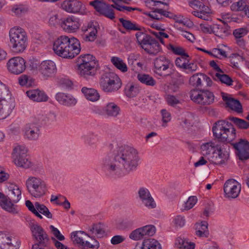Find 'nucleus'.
Wrapping results in <instances>:
<instances>
[{"instance_id": "obj_34", "label": "nucleus", "mask_w": 249, "mask_h": 249, "mask_svg": "<svg viewBox=\"0 0 249 249\" xmlns=\"http://www.w3.org/2000/svg\"><path fill=\"white\" fill-rule=\"evenodd\" d=\"M144 48L147 53L150 54L156 55L161 51V48L159 43L155 38H153L147 47Z\"/></svg>"}, {"instance_id": "obj_43", "label": "nucleus", "mask_w": 249, "mask_h": 249, "mask_svg": "<svg viewBox=\"0 0 249 249\" xmlns=\"http://www.w3.org/2000/svg\"><path fill=\"white\" fill-rule=\"evenodd\" d=\"M228 119L240 129H246L249 127V123L243 119L233 116H230Z\"/></svg>"}, {"instance_id": "obj_20", "label": "nucleus", "mask_w": 249, "mask_h": 249, "mask_svg": "<svg viewBox=\"0 0 249 249\" xmlns=\"http://www.w3.org/2000/svg\"><path fill=\"white\" fill-rule=\"evenodd\" d=\"M55 99L61 105L67 107L74 106L77 99L71 94L59 92L55 95Z\"/></svg>"}, {"instance_id": "obj_5", "label": "nucleus", "mask_w": 249, "mask_h": 249, "mask_svg": "<svg viewBox=\"0 0 249 249\" xmlns=\"http://www.w3.org/2000/svg\"><path fill=\"white\" fill-rule=\"evenodd\" d=\"M9 46L16 53H22L28 45V36L25 31L21 28H12L9 33Z\"/></svg>"}, {"instance_id": "obj_4", "label": "nucleus", "mask_w": 249, "mask_h": 249, "mask_svg": "<svg viewBox=\"0 0 249 249\" xmlns=\"http://www.w3.org/2000/svg\"><path fill=\"white\" fill-rule=\"evenodd\" d=\"M89 5L93 7L96 11L98 12L100 15L111 20L114 19L115 18L113 8H115L119 11L124 12L126 11L128 12L135 10H139L137 8L121 5L117 2L113 4H108L105 2L103 0H94L90 1Z\"/></svg>"}, {"instance_id": "obj_61", "label": "nucleus", "mask_w": 249, "mask_h": 249, "mask_svg": "<svg viewBox=\"0 0 249 249\" xmlns=\"http://www.w3.org/2000/svg\"><path fill=\"white\" fill-rule=\"evenodd\" d=\"M50 229L51 230L52 233L53 235L59 241H63L65 239V237L61 234L59 231L53 225L50 226Z\"/></svg>"}, {"instance_id": "obj_45", "label": "nucleus", "mask_w": 249, "mask_h": 249, "mask_svg": "<svg viewBox=\"0 0 249 249\" xmlns=\"http://www.w3.org/2000/svg\"><path fill=\"white\" fill-rule=\"evenodd\" d=\"M35 206L39 213H41L48 218H52V214L45 205L36 202H35Z\"/></svg>"}, {"instance_id": "obj_21", "label": "nucleus", "mask_w": 249, "mask_h": 249, "mask_svg": "<svg viewBox=\"0 0 249 249\" xmlns=\"http://www.w3.org/2000/svg\"><path fill=\"white\" fill-rule=\"evenodd\" d=\"M15 202L6 196L2 193L0 192V206L4 210L8 212L16 214L18 213V206L15 204Z\"/></svg>"}, {"instance_id": "obj_33", "label": "nucleus", "mask_w": 249, "mask_h": 249, "mask_svg": "<svg viewBox=\"0 0 249 249\" xmlns=\"http://www.w3.org/2000/svg\"><path fill=\"white\" fill-rule=\"evenodd\" d=\"M137 78L141 83L148 86L153 87L156 84V81L148 74L138 73Z\"/></svg>"}, {"instance_id": "obj_50", "label": "nucleus", "mask_w": 249, "mask_h": 249, "mask_svg": "<svg viewBox=\"0 0 249 249\" xmlns=\"http://www.w3.org/2000/svg\"><path fill=\"white\" fill-rule=\"evenodd\" d=\"M140 228L142 230L144 237L145 236H153L156 232V228L153 225H146Z\"/></svg>"}, {"instance_id": "obj_23", "label": "nucleus", "mask_w": 249, "mask_h": 249, "mask_svg": "<svg viewBox=\"0 0 249 249\" xmlns=\"http://www.w3.org/2000/svg\"><path fill=\"white\" fill-rule=\"evenodd\" d=\"M56 70L54 63L51 60L42 61L39 66V71L44 76L50 77Z\"/></svg>"}, {"instance_id": "obj_37", "label": "nucleus", "mask_w": 249, "mask_h": 249, "mask_svg": "<svg viewBox=\"0 0 249 249\" xmlns=\"http://www.w3.org/2000/svg\"><path fill=\"white\" fill-rule=\"evenodd\" d=\"M119 21L124 28L127 31H141L142 29L141 26L136 23H133L130 20L120 18H119Z\"/></svg>"}, {"instance_id": "obj_52", "label": "nucleus", "mask_w": 249, "mask_h": 249, "mask_svg": "<svg viewBox=\"0 0 249 249\" xmlns=\"http://www.w3.org/2000/svg\"><path fill=\"white\" fill-rule=\"evenodd\" d=\"M247 28H240L235 29L233 31V35L235 39L243 38L248 33Z\"/></svg>"}, {"instance_id": "obj_48", "label": "nucleus", "mask_w": 249, "mask_h": 249, "mask_svg": "<svg viewBox=\"0 0 249 249\" xmlns=\"http://www.w3.org/2000/svg\"><path fill=\"white\" fill-rule=\"evenodd\" d=\"M90 231L99 237L103 236L105 233L103 225L101 223L93 224V226L90 228Z\"/></svg>"}, {"instance_id": "obj_64", "label": "nucleus", "mask_w": 249, "mask_h": 249, "mask_svg": "<svg viewBox=\"0 0 249 249\" xmlns=\"http://www.w3.org/2000/svg\"><path fill=\"white\" fill-rule=\"evenodd\" d=\"M185 223V219L183 216L178 215L174 219V224L177 228H181L183 227Z\"/></svg>"}, {"instance_id": "obj_13", "label": "nucleus", "mask_w": 249, "mask_h": 249, "mask_svg": "<svg viewBox=\"0 0 249 249\" xmlns=\"http://www.w3.org/2000/svg\"><path fill=\"white\" fill-rule=\"evenodd\" d=\"M8 71L14 74H19L26 69V61L21 57H14L10 59L7 63Z\"/></svg>"}, {"instance_id": "obj_30", "label": "nucleus", "mask_w": 249, "mask_h": 249, "mask_svg": "<svg viewBox=\"0 0 249 249\" xmlns=\"http://www.w3.org/2000/svg\"><path fill=\"white\" fill-rule=\"evenodd\" d=\"M208 224L206 221H202L195 224L196 234L199 237H207L209 234L208 230Z\"/></svg>"}, {"instance_id": "obj_56", "label": "nucleus", "mask_w": 249, "mask_h": 249, "mask_svg": "<svg viewBox=\"0 0 249 249\" xmlns=\"http://www.w3.org/2000/svg\"><path fill=\"white\" fill-rule=\"evenodd\" d=\"M197 201L196 196H191L186 202L184 206V210H189L192 208Z\"/></svg>"}, {"instance_id": "obj_51", "label": "nucleus", "mask_w": 249, "mask_h": 249, "mask_svg": "<svg viewBox=\"0 0 249 249\" xmlns=\"http://www.w3.org/2000/svg\"><path fill=\"white\" fill-rule=\"evenodd\" d=\"M125 95L128 97H135L137 94L138 90L132 84H128L126 86L124 89Z\"/></svg>"}, {"instance_id": "obj_28", "label": "nucleus", "mask_w": 249, "mask_h": 249, "mask_svg": "<svg viewBox=\"0 0 249 249\" xmlns=\"http://www.w3.org/2000/svg\"><path fill=\"white\" fill-rule=\"evenodd\" d=\"M8 196L11 200L15 203L18 202L21 197V192L18 186L11 184L8 187Z\"/></svg>"}, {"instance_id": "obj_38", "label": "nucleus", "mask_w": 249, "mask_h": 249, "mask_svg": "<svg viewBox=\"0 0 249 249\" xmlns=\"http://www.w3.org/2000/svg\"><path fill=\"white\" fill-rule=\"evenodd\" d=\"M217 143L213 142H209L203 143L201 146V152L203 156H207L211 153L213 154V150H215Z\"/></svg>"}, {"instance_id": "obj_25", "label": "nucleus", "mask_w": 249, "mask_h": 249, "mask_svg": "<svg viewBox=\"0 0 249 249\" xmlns=\"http://www.w3.org/2000/svg\"><path fill=\"white\" fill-rule=\"evenodd\" d=\"M19 244L17 242V245H14L12 239L8 234L0 232V248L1 249H18Z\"/></svg>"}, {"instance_id": "obj_29", "label": "nucleus", "mask_w": 249, "mask_h": 249, "mask_svg": "<svg viewBox=\"0 0 249 249\" xmlns=\"http://www.w3.org/2000/svg\"><path fill=\"white\" fill-rule=\"evenodd\" d=\"M81 91L86 98L89 101L95 102L100 98L99 93L94 89L84 87L82 88Z\"/></svg>"}, {"instance_id": "obj_24", "label": "nucleus", "mask_w": 249, "mask_h": 249, "mask_svg": "<svg viewBox=\"0 0 249 249\" xmlns=\"http://www.w3.org/2000/svg\"><path fill=\"white\" fill-rule=\"evenodd\" d=\"M222 97L227 107L237 113L243 112L242 106L239 101L227 96L226 94L223 92H222Z\"/></svg>"}, {"instance_id": "obj_2", "label": "nucleus", "mask_w": 249, "mask_h": 249, "mask_svg": "<svg viewBox=\"0 0 249 249\" xmlns=\"http://www.w3.org/2000/svg\"><path fill=\"white\" fill-rule=\"evenodd\" d=\"M213 136L219 143L213 150L212 162L215 164L224 163L229 158L230 147L229 143L236 137V130L228 121L220 120L214 123L212 127Z\"/></svg>"}, {"instance_id": "obj_40", "label": "nucleus", "mask_w": 249, "mask_h": 249, "mask_svg": "<svg viewBox=\"0 0 249 249\" xmlns=\"http://www.w3.org/2000/svg\"><path fill=\"white\" fill-rule=\"evenodd\" d=\"M111 62L118 70L123 72L127 71V67L124 61L120 57L114 56L111 59Z\"/></svg>"}, {"instance_id": "obj_22", "label": "nucleus", "mask_w": 249, "mask_h": 249, "mask_svg": "<svg viewBox=\"0 0 249 249\" xmlns=\"http://www.w3.org/2000/svg\"><path fill=\"white\" fill-rule=\"evenodd\" d=\"M78 67H83L88 66L89 68L92 66H98V61L95 60V57L90 54L81 55L77 59Z\"/></svg>"}, {"instance_id": "obj_44", "label": "nucleus", "mask_w": 249, "mask_h": 249, "mask_svg": "<svg viewBox=\"0 0 249 249\" xmlns=\"http://www.w3.org/2000/svg\"><path fill=\"white\" fill-rule=\"evenodd\" d=\"M85 233L82 231H76L71 233V238L73 243L78 244L80 246L84 245V240L82 235H85Z\"/></svg>"}, {"instance_id": "obj_14", "label": "nucleus", "mask_w": 249, "mask_h": 249, "mask_svg": "<svg viewBox=\"0 0 249 249\" xmlns=\"http://www.w3.org/2000/svg\"><path fill=\"white\" fill-rule=\"evenodd\" d=\"M81 26L80 18L74 16L62 18L60 22L61 27L66 32H76Z\"/></svg>"}, {"instance_id": "obj_49", "label": "nucleus", "mask_w": 249, "mask_h": 249, "mask_svg": "<svg viewBox=\"0 0 249 249\" xmlns=\"http://www.w3.org/2000/svg\"><path fill=\"white\" fill-rule=\"evenodd\" d=\"M167 48L168 50L172 51L175 54L188 56L187 53L184 52V49L181 47L174 46L173 45L169 44L167 46Z\"/></svg>"}, {"instance_id": "obj_15", "label": "nucleus", "mask_w": 249, "mask_h": 249, "mask_svg": "<svg viewBox=\"0 0 249 249\" xmlns=\"http://www.w3.org/2000/svg\"><path fill=\"white\" fill-rule=\"evenodd\" d=\"M241 191V186L234 179H230L226 181L224 185L225 196L229 198H236Z\"/></svg>"}, {"instance_id": "obj_59", "label": "nucleus", "mask_w": 249, "mask_h": 249, "mask_svg": "<svg viewBox=\"0 0 249 249\" xmlns=\"http://www.w3.org/2000/svg\"><path fill=\"white\" fill-rule=\"evenodd\" d=\"M189 56H181L180 57H178L176 59L175 64L179 68L184 69L186 68V60L187 58Z\"/></svg>"}, {"instance_id": "obj_62", "label": "nucleus", "mask_w": 249, "mask_h": 249, "mask_svg": "<svg viewBox=\"0 0 249 249\" xmlns=\"http://www.w3.org/2000/svg\"><path fill=\"white\" fill-rule=\"evenodd\" d=\"M166 101L168 104L171 106L174 107L179 103V101L175 96L167 94L166 96Z\"/></svg>"}, {"instance_id": "obj_35", "label": "nucleus", "mask_w": 249, "mask_h": 249, "mask_svg": "<svg viewBox=\"0 0 249 249\" xmlns=\"http://www.w3.org/2000/svg\"><path fill=\"white\" fill-rule=\"evenodd\" d=\"M106 114L109 117H116L120 113V107L114 103H109L105 107Z\"/></svg>"}, {"instance_id": "obj_27", "label": "nucleus", "mask_w": 249, "mask_h": 249, "mask_svg": "<svg viewBox=\"0 0 249 249\" xmlns=\"http://www.w3.org/2000/svg\"><path fill=\"white\" fill-rule=\"evenodd\" d=\"M98 68V66H92L90 68L88 66L78 67V73L81 77L89 79L95 75Z\"/></svg>"}, {"instance_id": "obj_12", "label": "nucleus", "mask_w": 249, "mask_h": 249, "mask_svg": "<svg viewBox=\"0 0 249 249\" xmlns=\"http://www.w3.org/2000/svg\"><path fill=\"white\" fill-rule=\"evenodd\" d=\"M27 149L23 146H17L14 149L13 158L15 164L19 167L28 168L31 162L27 158Z\"/></svg>"}, {"instance_id": "obj_53", "label": "nucleus", "mask_w": 249, "mask_h": 249, "mask_svg": "<svg viewBox=\"0 0 249 249\" xmlns=\"http://www.w3.org/2000/svg\"><path fill=\"white\" fill-rule=\"evenodd\" d=\"M129 238L134 240H139L144 238L141 229L138 228L132 231L129 234Z\"/></svg>"}, {"instance_id": "obj_54", "label": "nucleus", "mask_w": 249, "mask_h": 249, "mask_svg": "<svg viewBox=\"0 0 249 249\" xmlns=\"http://www.w3.org/2000/svg\"><path fill=\"white\" fill-rule=\"evenodd\" d=\"M165 90L168 94L178 92L179 90V84L176 82L170 83L167 86Z\"/></svg>"}, {"instance_id": "obj_41", "label": "nucleus", "mask_w": 249, "mask_h": 249, "mask_svg": "<svg viewBox=\"0 0 249 249\" xmlns=\"http://www.w3.org/2000/svg\"><path fill=\"white\" fill-rule=\"evenodd\" d=\"M161 247L158 241L154 239H145L143 241V249H161Z\"/></svg>"}, {"instance_id": "obj_9", "label": "nucleus", "mask_w": 249, "mask_h": 249, "mask_svg": "<svg viewBox=\"0 0 249 249\" xmlns=\"http://www.w3.org/2000/svg\"><path fill=\"white\" fill-rule=\"evenodd\" d=\"M190 97L195 103L201 106L211 105L215 101L214 93L208 89L192 90Z\"/></svg>"}, {"instance_id": "obj_63", "label": "nucleus", "mask_w": 249, "mask_h": 249, "mask_svg": "<svg viewBox=\"0 0 249 249\" xmlns=\"http://www.w3.org/2000/svg\"><path fill=\"white\" fill-rule=\"evenodd\" d=\"M83 246L86 249H98L99 247V243L96 240L92 241L91 243L88 241H86L84 242Z\"/></svg>"}, {"instance_id": "obj_10", "label": "nucleus", "mask_w": 249, "mask_h": 249, "mask_svg": "<svg viewBox=\"0 0 249 249\" xmlns=\"http://www.w3.org/2000/svg\"><path fill=\"white\" fill-rule=\"evenodd\" d=\"M26 186L30 194L35 197L43 196L47 191L45 182L40 178L29 177L26 181Z\"/></svg>"}, {"instance_id": "obj_55", "label": "nucleus", "mask_w": 249, "mask_h": 249, "mask_svg": "<svg viewBox=\"0 0 249 249\" xmlns=\"http://www.w3.org/2000/svg\"><path fill=\"white\" fill-rule=\"evenodd\" d=\"M25 205L28 208V210L37 217L40 219H42L43 218L42 216L38 212L36 208L35 204L34 205L31 201L26 200L25 201Z\"/></svg>"}, {"instance_id": "obj_39", "label": "nucleus", "mask_w": 249, "mask_h": 249, "mask_svg": "<svg viewBox=\"0 0 249 249\" xmlns=\"http://www.w3.org/2000/svg\"><path fill=\"white\" fill-rule=\"evenodd\" d=\"M176 244L180 249H194L196 246L194 243L181 237L177 238Z\"/></svg>"}, {"instance_id": "obj_8", "label": "nucleus", "mask_w": 249, "mask_h": 249, "mask_svg": "<svg viewBox=\"0 0 249 249\" xmlns=\"http://www.w3.org/2000/svg\"><path fill=\"white\" fill-rule=\"evenodd\" d=\"M30 228L35 242L32 249H45L50 243V238L46 231L38 224H31Z\"/></svg>"}, {"instance_id": "obj_19", "label": "nucleus", "mask_w": 249, "mask_h": 249, "mask_svg": "<svg viewBox=\"0 0 249 249\" xmlns=\"http://www.w3.org/2000/svg\"><path fill=\"white\" fill-rule=\"evenodd\" d=\"M138 195L142 203L145 207L148 209L156 208V203L147 188H141L138 191Z\"/></svg>"}, {"instance_id": "obj_36", "label": "nucleus", "mask_w": 249, "mask_h": 249, "mask_svg": "<svg viewBox=\"0 0 249 249\" xmlns=\"http://www.w3.org/2000/svg\"><path fill=\"white\" fill-rule=\"evenodd\" d=\"M213 78L215 81H220L222 83L225 84L227 86L232 85L233 80L228 75L223 73L216 72L213 75Z\"/></svg>"}, {"instance_id": "obj_1", "label": "nucleus", "mask_w": 249, "mask_h": 249, "mask_svg": "<svg viewBox=\"0 0 249 249\" xmlns=\"http://www.w3.org/2000/svg\"><path fill=\"white\" fill-rule=\"evenodd\" d=\"M139 160L135 149L128 145L121 146L116 148L112 157L103 160V166L108 176L120 178L135 170Z\"/></svg>"}, {"instance_id": "obj_42", "label": "nucleus", "mask_w": 249, "mask_h": 249, "mask_svg": "<svg viewBox=\"0 0 249 249\" xmlns=\"http://www.w3.org/2000/svg\"><path fill=\"white\" fill-rule=\"evenodd\" d=\"M34 79L30 76L23 74L18 77V83L21 86L30 87L34 85Z\"/></svg>"}, {"instance_id": "obj_31", "label": "nucleus", "mask_w": 249, "mask_h": 249, "mask_svg": "<svg viewBox=\"0 0 249 249\" xmlns=\"http://www.w3.org/2000/svg\"><path fill=\"white\" fill-rule=\"evenodd\" d=\"M204 74L198 73L194 74L190 78V84L196 88L198 89L201 88L204 83Z\"/></svg>"}, {"instance_id": "obj_17", "label": "nucleus", "mask_w": 249, "mask_h": 249, "mask_svg": "<svg viewBox=\"0 0 249 249\" xmlns=\"http://www.w3.org/2000/svg\"><path fill=\"white\" fill-rule=\"evenodd\" d=\"M24 137L30 141L38 139L40 134L38 125L35 123H29L25 125L23 130Z\"/></svg>"}, {"instance_id": "obj_46", "label": "nucleus", "mask_w": 249, "mask_h": 249, "mask_svg": "<svg viewBox=\"0 0 249 249\" xmlns=\"http://www.w3.org/2000/svg\"><path fill=\"white\" fill-rule=\"evenodd\" d=\"M97 22L91 21L86 25L82 27L81 30L83 33H97Z\"/></svg>"}, {"instance_id": "obj_18", "label": "nucleus", "mask_w": 249, "mask_h": 249, "mask_svg": "<svg viewBox=\"0 0 249 249\" xmlns=\"http://www.w3.org/2000/svg\"><path fill=\"white\" fill-rule=\"evenodd\" d=\"M62 8L67 12L79 13L85 8L81 1L77 0H67L61 4Z\"/></svg>"}, {"instance_id": "obj_6", "label": "nucleus", "mask_w": 249, "mask_h": 249, "mask_svg": "<svg viewBox=\"0 0 249 249\" xmlns=\"http://www.w3.org/2000/svg\"><path fill=\"white\" fill-rule=\"evenodd\" d=\"M15 107V101L8 88L0 81V120L7 117Z\"/></svg>"}, {"instance_id": "obj_58", "label": "nucleus", "mask_w": 249, "mask_h": 249, "mask_svg": "<svg viewBox=\"0 0 249 249\" xmlns=\"http://www.w3.org/2000/svg\"><path fill=\"white\" fill-rule=\"evenodd\" d=\"M209 13V12L205 10L204 9H203V10H201L200 11H194L192 12V14L195 17L205 20H208L209 17L208 14Z\"/></svg>"}, {"instance_id": "obj_60", "label": "nucleus", "mask_w": 249, "mask_h": 249, "mask_svg": "<svg viewBox=\"0 0 249 249\" xmlns=\"http://www.w3.org/2000/svg\"><path fill=\"white\" fill-rule=\"evenodd\" d=\"M211 55L216 58H220L219 55L222 56L225 58L227 57L226 52L219 48L213 49L212 53H211Z\"/></svg>"}, {"instance_id": "obj_16", "label": "nucleus", "mask_w": 249, "mask_h": 249, "mask_svg": "<svg viewBox=\"0 0 249 249\" xmlns=\"http://www.w3.org/2000/svg\"><path fill=\"white\" fill-rule=\"evenodd\" d=\"M236 150V155L241 160L249 159V142L246 140L240 139L239 142L231 143Z\"/></svg>"}, {"instance_id": "obj_26", "label": "nucleus", "mask_w": 249, "mask_h": 249, "mask_svg": "<svg viewBox=\"0 0 249 249\" xmlns=\"http://www.w3.org/2000/svg\"><path fill=\"white\" fill-rule=\"evenodd\" d=\"M26 93L31 100L37 102H46L48 99L44 91L38 89L28 90Z\"/></svg>"}, {"instance_id": "obj_57", "label": "nucleus", "mask_w": 249, "mask_h": 249, "mask_svg": "<svg viewBox=\"0 0 249 249\" xmlns=\"http://www.w3.org/2000/svg\"><path fill=\"white\" fill-rule=\"evenodd\" d=\"M97 33H83L82 35V39L86 42H92L97 37Z\"/></svg>"}, {"instance_id": "obj_32", "label": "nucleus", "mask_w": 249, "mask_h": 249, "mask_svg": "<svg viewBox=\"0 0 249 249\" xmlns=\"http://www.w3.org/2000/svg\"><path fill=\"white\" fill-rule=\"evenodd\" d=\"M212 33L216 36L223 38L229 35L228 27L225 25L213 24L212 25Z\"/></svg>"}, {"instance_id": "obj_7", "label": "nucleus", "mask_w": 249, "mask_h": 249, "mask_svg": "<svg viewBox=\"0 0 249 249\" xmlns=\"http://www.w3.org/2000/svg\"><path fill=\"white\" fill-rule=\"evenodd\" d=\"M101 89L107 93H113L118 91L121 87L122 82L115 73L107 72L103 73L100 78Z\"/></svg>"}, {"instance_id": "obj_3", "label": "nucleus", "mask_w": 249, "mask_h": 249, "mask_svg": "<svg viewBox=\"0 0 249 249\" xmlns=\"http://www.w3.org/2000/svg\"><path fill=\"white\" fill-rule=\"evenodd\" d=\"M53 50L55 53L65 58H73L81 51L79 41L74 37L61 36L54 41Z\"/></svg>"}, {"instance_id": "obj_47", "label": "nucleus", "mask_w": 249, "mask_h": 249, "mask_svg": "<svg viewBox=\"0 0 249 249\" xmlns=\"http://www.w3.org/2000/svg\"><path fill=\"white\" fill-rule=\"evenodd\" d=\"M246 2L244 0H239L238 1L233 3L231 5V10L232 11H242L246 6Z\"/></svg>"}, {"instance_id": "obj_11", "label": "nucleus", "mask_w": 249, "mask_h": 249, "mask_svg": "<svg viewBox=\"0 0 249 249\" xmlns=\"http://www.w3.org/2000/svg\"><path fill=\"white\" fill-rule=\"evenodd\" d=\"M154 72L158 75L166 78L172 75L170 69L173 65L171 61L164 56H160L154 61Z\"/></svg>"}]
</instances>
